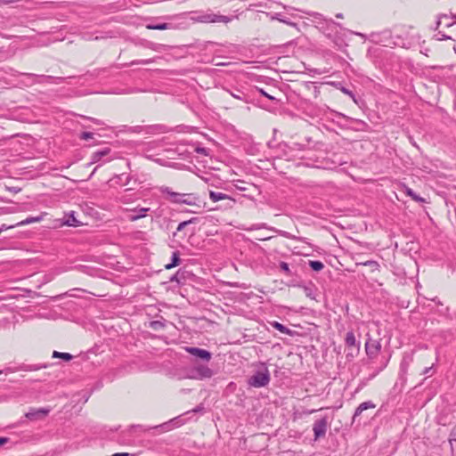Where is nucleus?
Returning <instances> with one entry per match:
<instances>
[{
    "mask_svg": "<svg viewBox=\"0 0 456 456\" xmlns=\"http://www.w3.org/2000/svg\"><path fill=\"white\" fill-rule=\"evenodd\" d=\"M42 220H43V216H29V217H27L26 219L17 223L16 225L23 226V225L30 224L32 223H39Z\"/></svg>",
    "mask_w": 456,
    "mask_h": 456,
    "instance_id": "4be33fe9",
    "label": "nucleus"
},
{
    "mask_svg": "<svg viewBox=\"0 0 456 456\" xmlns=\"http://www.w3.org/2000/svg\"><path fill=\"white\" fill-rule=\"evenodd\" d=\"M357 265H364L371 268L372 272L379 271V264L377 261L374 260H368L365 262H359L356 263Z\"/></svg>",
    "mask_w": 456,
    "mask_h": 456,
    "instance_id": "bb28decb",
    "label": "nucleus"
},
{
    "mask_svg": "<svg viewBox=\"0 0 456 456\" xmlns=\"http://www.w3.org/2000/svg\"><path fill=\"white\" fill-rule=\"evenodd\" d=\"M185 351L194 356L196 359L202 362H208L212 358V354L206 349L193 346L185 347Z\"/></svg>",
    "mask_w": 456,
    "mask_h": 456,
    "instance_id": "1a4fd4ad",
    "label": "nucleus"
},
{
    "mask_svg": "<svg viewBox=\"0 0 456 456\" xmlns=\"http://www.w3.org/2000/svg\"><path fill=\"white\" fill-rule=\"evenodd\" d=\"M181 424L182 423H181V420L179 419V418H174V419H170L169 421H167L165 423H162L160 425H157L154 427L134 425V426H130L126 431H124L122 433L121 436H122L123 442H126V441L129 442L130 439L126 438V437H128V436L130 437L134 434L144 433L151 429L159 430V432H167V431L172 430L175 428L179 427Z\"/></svg>",
    "mask_w": 456,
    "mask_h": 456,
    "instance_id": "f257e3e1",
    "label": "nucleus"
},
{
    "mask_svg": "<svg viewBox=\"0 0 456 456\" xmlns=\"http://www.w3.org/2000/svg\"><path fill=\"white\" fill-rule=\"evenodd\" d=\"M381 349V344L379 340L369 338L365 343V351L370 358L375 357Z\"/></svg>",
    "mask_w": 456,
    "mask_h": 456,
    "instance_id": "f8f14e48",
    "label": "nucleus"
},
{
    "mask_svg": "<svg viewBox=\"0 0 456 456\" xmlns=\"http://www.w3.org/2000/svg\"><path fill=\"white\" fill-rule=\"evenodd\" d=\"M15 226H17V225H16V224H14V225L7 226L6 224H2V225L0 226V233H1L2 232H4V231H6V230H8V229H10V228H13V227H15Z\"/></svg>",
    "mask_w": 456,
    "mask_h": 456,
    "instance_id": "3c124183",
    "label": "nucleus"
},
{
    "mask_svg": "<svg viewBox=\"0 0 456 456\" xmlns=\"http://www.w3.org/2000/svg\"><path fill=\"white\" fill-rule=\"evenodd\" d=\"M444 20H449V16L447 14H440L437 16V20L436 22L435 30H438L439 27L443 25Z\"/></svg>",
    "mask_w": 456,
    "mask_h": 456,
    "instance_id": "c9c22d12",
    "label": "nucleus"
},
{
    "mask_svg": "<svg viewBox=\"0 0 456 456\" xmlns=\"http://www.w3.org/2000/svg\"><path fill=\"white\" fill-rule=\"evenodd\" d=\"M225 92H227L231 96H232L235 99L240 100L246 103H248V95L240 89H235V91H231L230 89H224Z\"/></svg>",
    "mask_w": 456,
    "mask_h": 456,
    "instance_id": "6ab92c4d",
    "label": "nucleus"
},
{
    "mask_svg": "<svg viewBox=\"0 0 456 456\" xmlns=\"http://www.w3.org/2000/svg\"><path fill=\"white\" fill-rule=\"evenodd\" d=\"M195 151L197 153L202 154L204 156H208V154H209L208 149H206L204 147H200V146L196 147Z\"/></svg>",
    "mask_w": 456,
    "mask_h": 456,
    "instance_id": "a19ab883",
    "label": "nucleus"
},
{
    "mask_svg": "<svg viewBox=\"0 0 456 456\" xmlns=\"http://www.w3.org/2000/svg\"><path fill=\"white\" fill-rule=\"evenodd\" d=\"M268 146H269L270 148H273V145H272V143H271V142H268Z\"/></svg>",
    "mask_w": 456,
    "mask_h": 456,
    "instance_id": "0e129e2a",
    "label": "nucleus"
},
{
    "mask_svg": "<svg viewBox=\"0 0 456 456\" xmlns=\"http://www.w3.org/2000/svg\"><path fill=\"white\" fill-rule=\"evenodd\" d=\"M159 191L167 200L173 204H185L189 206L200 207V197L195 193L175 192L167 186H161L159 187Z\"/></svg>",
    "mask_w": 456,
    "mask_h": 456,
    "instance_id": "f03ea898",
    "label": "nucleus"
},
{
    "mask_svg": "<svg viewBox=\"0 0 456 456\" xmlns=\"http://www.w3.org/2000/svg\"><path fill=\"white\" fill-rule=\"evenodd\" d=\"M149 327L154 330H159L164 329L165 322L163 321H151L149 323Z\"/></svg>",
    "mask_w": 456,
    "mask_h": 456,
    "instance_id": "473e14b6",
    "label": "nucleus"
},
{
    "mask_svg": "<svg viewBox=\"0 0 456 456\" xmlns=\"http://www.w3.org/2000/svg\"><path fill=\"white\" fill-rule=\"evenodd\" d=\"M132 131H133V132H135V133H140V132H142V126H134V127L132 128Z\"/></svg>",
    "mask_w": 456,
    "mask_h": 456,
    "instance_id": "5fc2aeb1",
    "label": "nucleus"
},
{
    "mask_svg": "<svg viewBox=\"0 0 456 456\" xmlns=\"http://www.w3.org/2000/svg\"><path fill=\"white\" fill-rule=\"evenodd\" d=\"M454 51L456 52V46L453 47Z\"/></svg>",
    "mask_w": 456,
    "mask_h": 456,
    "instance_id": "774afa93",
    "label": "nucleus"
},
{
    "mask_svg": "<svg viewBox=\"0 0 456 456\" xmlns=\"http://www.w3.org/2000/svg\"><path fill=\"white\" fill-rule=\"evenodd\" d=\"M450 437H456V425L452 428Z\"/></svg>",
    "mask_w": 456,
    "mask_h": 456,
    "instance_id": "6e6d98bb",
    "label": "nucleus"
},
{
    "mask_svg": "<svg viewBox=\"0 0 456 456\" xmlns=\"http://www.w3.org/2000/svg\"><path fill=\"white\" fill-rule=\"evenodd\" d=\"M53 358H61L67 362L70 361L73 358V356L69 353H61V352H57V351H53Z\"/></svg>",
    "mask_w": 456,
    "mask_h": 456,
    "instance_id": "2f4dec72",
    "label": "nucleus"
},
{
    "mask_svg": "<svg viewBox=\"0 0 456 456\" xmlns=\"http://www.w3.org/2000/svg\"><path fill=\"white\" fill-rule=\"evenodd\" d=\"M371 40L387 47H403L408 48L409 42L399 35H394L390 29H385L380 32H373L370 35Z\"/></svg>",
    "mask_w": 456,
    "mask_h": 456,
    "instance_id": "7ed1b4c3",
    "label": "nucleus"
},
{
    "mask_svg": "<svg viewBox=\"0 0 456 456\" xmlns=\"http://www.w3.org/2000/svg\"><path fill=\"white\" fill-rule=\"evenodd\" d=\"M50 411V408H30L29 411L25 414V417L32 421L39 420L45 418Z\"/></svg>",
    "mask_w": 456,
    "mask_h": 456,
    "instance_id": "9b49d317",
    "label": "nucleus"
},
{
    "mask_svg": "<svg viewBox=\"0 0 456 456\" xmlns=\"http://www.w3.org/2000/svg\"><path fill=\"white\" fill-rule=\"evenodd\" d=\"M263 228H267L266 224L262 223V224H253V225L249 228V230H258V229H263Z\"/></svg>",
    "mask_w": 456,
    "mask_h": 456,
    "instance_id": "49530a36",
    "label": "nucleus"
},
{
    "mask_svg": "<svg viewBox=\"0 0 456 456\" xmlns=\"http://www.w3.org/2000/svg\"><path fill=\"white\" fill-rule=\"evenodd\" d=\"M110 152V148H104L102 150L94 152L91 156L90 164H94L101 160L102 158L107 156Z\"/></svg>",
    "mask_w": 456,
    "mask_h": 456,
    "instance_id": "a211bd4d",
    "label": "nucleus"
},
{
    "mask_svg": "<svg viewBox=\"0 0 456 456\" xmlns=\"http://www.w3.org/2000/svg\"><path fill=\"white\" fill-rule=\"evenodd\" d=\"M354 34H355V35H357V36L362 37H364V35H363V34H362V33H358V32H357V33H354Z\"/></svg>",
    "mask_w": 456,
    "mask_h": 456,
    "instance_id": "680f3d73",
    "label": "nucleus"
},
{
    "mask_svg": "<svg viewBox=\"0 0 456 456\" xmlns=\"http://www.w3.org/2000/svg\"><path fill=\"white\" fill-rule=\"evenodd\" d=\"M308 265L315 272H320L324 268L323 263L319 260H310Z\"/></svg>",
    "mask_w": 456,
    "mask_h": 456,
    "instance_id": "c85d7f7f",
    "label": "nucleus"
},
{
    "mask_svg": "<svg viewBox=\"0 0 456 456\" xmlns=\"http://www.w3.org/2000/svg\"><path fill=\"white\" fill-rule=\"evenodd\" d=\"M413 362V354H404L403 359L400 363V370L399 375L401 378H403L407 372L410 365Z\"/></svg>",
    "mask_w": 456,
    "mask_h": 456,
    "instance_id": "2eb2a0df",
    "label": "nucleus"
},
{
    "mask_svg": "<svg viewBox=\"0 0 456 456\" xmlns=\"http://www.w3.org/2000/svg\"><path fill=\"white\" fill-rule=\"evenodd\" d=\"M148 29L152 30H165V29H170L173 28V25L170 23H158V24H148L146 26Z\"/></svg>",
    "mask_w": 456,
    "mask_h": 456,
    "instance_id": "5701e85b",
    "label": "nucleus"
},
{
    "mask_svg": "<svg viewBox=\"0 0 456 456\" xmlns=\"http://www.w3.org/2000/svg\"><path fill=\"white\" fill-rule=\"evenodd\" d=\"M209 198L213 202H217L223 200H230L234 201L229 195L219 191H209Z\"/></svg>",
    "mask_w": 456,
    "mask_h": 456,
    "instance_id": "aec40b11",
    "label": "nucleus"
},
{
    "mask_svg": "<svg viewBox=\"0 0 456 456\" xmlns=\"http://www.w3.org/2000/svg\"><path fill=\"white\" fill-rule=\"evenodd\" d=\"M434 365H435V364H432L430 367H427V368H425V369L423 370V371H422V374H423V375H428V376H431V375H432V373L430 374V372H431V370H433Z\"/></svg>",
    "mask_w": 456,
    "mask_h": 456,
    "instance_id": "09e8293b",
    "label": "nucleus"
},
{
    "mask_svg": "<svg viewBox=\"0 0 456 456\" xmlns=\"http://www.w3.org/2000/svg\"><path fill=\"white\" fill-rule=\"evenodd\" d=\"M191 20L195 22L202 23H228L232 20V18L225 15L216 14L214 12H206L193 16L191 17Z\"/></svg>",
    "mask_w": 456,
    "mask_h": 456,
    "instance_id": "39448f33",
    "label": "nucleus"
},
{
    "mask_svg": "<svg viewBox=\"0 0 456 456\" xmlns=\"http://www.w3.org/2000/svg\"><path fill=\"white\" fill-rule=\"evenodd\" d=\"M449 19H451V18L449 17ZM443 25L445 28H453L456 26V21H451L450 20H444Z\"/></svg>",
    "mask_w": 456,
    "mask_h": 456,
    "instance_id": "c03bdc74",
    "label": "nucleus"
},
{
    "mask_svg": "<svg viewBox=\"0 0 456 456\" xmlns=\"http://www.w3.org/2000/svg\"><path fill=\"white\" fill-rule=\"evenodd\" d=\"M271 380L270 371L265 364L257 369L252 376L248 379V385L251 387H266Z\"/></svg>",
    "mask_w": 456,
    "mask_h": 456,
    "instance_id": "20e7f679",
    "label": "nucleus"
},
{
    "mask_svg": "<svg viewBox=\"0 0 456 456\" xmlns=\"http://www.w3.org/2000/svg\"><path fill=\"white\" fill-rule=\"evenodd\" d=\"M345 344L348 348H354L358 353L360 350V342L356 340L355 335L353 331H348L346 334Z\"/></svg>",
    "mask_w": 456,
    "mask_h": 456,
    "instance_id": "dca6fc26",
    "label": "nucleus"
},
{
    "mask_svg": "<svg viewBox=\"0 0 456 456\" xmlns=\"http://www.w3.org/2000/svg\"><path fill=\"white\" fill-rule=\"evenodd\" d=\"M334 43L336 44L339 50L342 49V47L344 46L343 40L341 39L334 40Z\"/></svg>",
    "mask_w": 456,
    "mask_h": 456,
    "instance_id": "864d4df0",
    "label": "nucleus"
},
{
    "mask_svg": "<svg viewBox=\"0 0 456 456\" xmlns=\"http://www.w3.org/2000/svg\"><path fill=\"white\" fill-rule=\"evenodd\" d=\"M201 410H202L201 406H197L195 409H193V411L198 412V411H200Z\"/></svg>",
    "mask_w": 456,
    "mask_h": 456,
    "instance_id": "bf43d9fd",
    "label": "nucleus"
},
{
    "mask_svg": "<svg viewBox=\"0 0 456 456\" xmlns=\"http://www.w3.org/2000/svg\"><path fill=\"white\" fill-rule=\"evenodd\" d=\"M340 90H341L342 93H344L345 94L348 95L354 102H356L355 94L353 93V91H351L350 89H348V88H346L345 86H341Z\"/></svg>",
    "mask_w": 456,
    "mask_h": 456,
    "instance_id": "e433bc0d",
    "label": "nucleus"
},
{
    "mask_svg": "<svg viewBox=\"0 0 456 456\" xmlns=\"http://www.w3.org/2000/svg\"><path fill=\"white\" fill-rule=\"evenodd\" d=\"M279 266H280V269L287 275V276H291L292 275V272L289 266V265L286 263V262H280L279 264Z\"/></svg>",
    "mask_w": 456,
    "mask_h": 456,
    "instance_id": "f704fd0d",
    "label": "nucleus"
},
{
    "mask_svg": "<svg viewBox=\"0 0 456 456\" xmlns=\"http://www.w3.org/2000/svg\"><path fill=\"white\" fill-rule=\"evenodd\" d=\"M110 456H137V453L135 452H114Z\"/></svg>",
    "mask_w": 456,
    "mask_h": 456,
    "instance_id": "37998d69",
    "label": "nucleus"
},
{
    "mask_svg": "<svg viewBox=\"0 0 456 456\" xmlns=\"http://www.w3.org/2000/svg\"><path fill=\"white\" fill-rule=\"evenodd\" d=\"M329 22H330L331 24L336 25V26H338L339 28H342L340 23H337V22L333 21L331 19L329 20Z\"/></svg>",
    "mask_w": 456,
    "mask_h": 456,
    "instance_id": "4d7b16f0",
    "label": "nucleus"
},
{
    "mask_svg": "<svg viewBox=\"0 0 456 456\" xmlns=\"http://www.w3.org/2000/svg\"><path fill=\"white\" fill-rule=\"evenodd\" d=\"M437 33L434 36V37L438 40V41H441V40H452V37L451 36H448L446 35L444 32L441 31V30H436Z\"/></svg>",
    "mask_w": 456,
    "mask_h": 456,
    "instance_id": "72a5a7b5",
    "label": "nucleus"
},
{
    "mask_svg": "<svg viewBox=\"0 0 456 456\" xmlns=\"http://www.w3.org/2000/svg\"><path fill=\"white\" fill-rule=\"evenodd\" d=\"M198 221H199L198 217H192L189 220L181 222L178 224L176 231L174 232L173 236H175L177 234V232H182L187 225L191 224H197Z\"/></svg>",
    "mask_w": 456,
    "mask_h": 456,
    "instance_id": "412c9836",
    "label": "nucleus"
},
{
    "mask_svg": "<svg viewBox=\"0 0 456 456\" xmlns=\"http://www.w3.org/2000/svg\"><path fill=\"white\" fill-rule=\"evenodd\" d=\"M274 232H276L279 235L284 237V238H287V239H290V240H298V241H305V238H303V237H297V236H295V235H292L290 234L289 232H286V231H281V230H276V229H273Z\"/></svg>",
    "mask_w": 456,
    "mask_h": 456,
    "instance_id": "393cba45",
    "label": "nucleus"
},
{
    "mask_svg": "<svg viewBox=\"0 0 456 456\" xmlns=\"http://www.w3.org/2000/svg\"><path fill=\"white\" fill-rule=\"evenodd\" d=\"M96 169H97V167L94 168V171H93V173L91 174V176L95 173Z\"/></svg>",
    "mask_w": 456,
    "mask_h": 456,
    "instance_id": "e2e57ef3",
    "label": "nucleus"
},
{
    "mask_svg": "<svg viewBox=\"0 0 456 456\" xmlns=\"http://www.w3.org/2000/svg\"><path fill=\"white\" fill-rule=\"evenodd\" d=\"M92 120H93L95 124H97V125H103V122H102V120H100V119L98 120V119H95V118H92Z\"/></svg>",
    "mask_w": 456,
    "mask_h": 456,
    "instance_id": "13d9d810",
    "label": "nucleus"
},
{
    "mask_svg": "<svg viewBox=\"0 0 456 456\" xmlns=\"http://www.w3.org/2000/svg\"><path fill=\"white\" fill-rule=\"evenodd\" d=\"M183 274V272H181L180 270L171 278V281H176L180 282V276Z\"/></svg>",
    "mask_w": 456,
    "mask_h": 456,
    "instance_id": "de8ad7c7",
    "label": "nucleus"
},
{
    "mask_svg": "<svg viewBox=\"0 0 456 456\" xmlns=\"http://www.w3.org/2000/svg\"><path fill=\"white\" fill-rule=\"evenodd\" d=\"M79 224H80V222L77 221V218L75 217L74 212H72L69 215H68L66 216V220L64 222V224H66L68 226H73V227L78 226Z\"/></svg>",
    "mask_w": 456,
    "mask_h": 456,
    "instance_id": "a878e982",
    "label": "nucleus"
},
{
    "mask_svg": "<svg viewBox=\"0 0 456 456\" xmlns=\"http://www.w3.org/2000/svg\"><path fill=\"white\" fill-rule=\"evenodd\" d=\"M42 368H46V365L44 364V365H38V364H21L18 367H15V368H12V367H7L5 368L4 370H3L4 373V374H8V373H12V372H15V371H19V370H24V371H34V370H38Z\"/></svg>",
    "mask_w": 456,
    "mask_h": 456,
    "instance_id": "ddd939ff",
    "label": "nucleus"
},
{
    "mask_svg": "<svg viewBox=\"0 0 456 456\" xmlns=\"http://www.w3.org/2000/svg\"><path fill=\"white\" fill-rule=\"evenodd\" d=\"M257 90H258V92L261 94V95H263V96H265V97L268 98V99H269V100H271V101H276V98H275V97H273V96L270 95L269 94H267L264 89H262V88H258Z\"/></svg>",
    "mask_w": 456,
    "mask_h": 456,
    "instance_id": "79ce46f5",
    "label": "nucleus"
},
{
    "mask_svg": "<svg viewBox=\"0 0 456 456\" xmlns=\"http://www.w3.org/2000/svg\"><path fill=\"white\" fill-rule=\"evenodd\" d=\"M156 58L151 59H145V60H134L132 61L129 63L124 64V66H133V65H139V64H150L155 61Z\"/></svg>",
    "mask_w": 456,
    "mask_h": 456,
    "instance_id": "7c9ffc66",
    "label": "nucleus"
},
{
    "mask_svg": "<svg viewBox=\"0 0 456 456\" xmlns=\"http://www.w3.org/2000/svg\"><path fill=\"white\" fill-rule=\"evenodd\" d=\"M93 137H94V134L91 132H83L80 134V139H84V140L92 139Z\"/></svg>",
    "mask_w": 456,
    "mask_h": 456,
    "instance_id": "a18cd8bd",
    "label": "nucleus"
},
{
    "mask_svg": "<svg viewBox=\"0 0 456 456\" xmlns=\"http://www.w3.org/2000/svg\"><path fill=\"white\" fill-rule=\"evenodd\" d=\"M277 149L282 151V155L279 154L278 157H288L289 152L294 151L306 150V145L300 142H292L290 145L285 142H280L277 145Z\"/></svg>",
    "mask_w": 456,
    "mask_h": 456,
    "instance_id": "6e6552de",
    "label": "nucleus"
},
{
    "mask_svg": "<svg viewBox=\"0 0 456 456\" xmlns=\"http://www.w3.org/2000/svg\"><path fill=\"white\" fill-rule=\"evenodd\" d=\"M276 19L278 20H280L281 22H283V23L288 24V25H291V26H295L296 25L295 23L291 22L289 18H287L286 16H284L282 14H280V13L277 14Z\"/></svg>",
    "mask_w": 456,
    "mask_h": 456,
    "instance_id": "4c0bfd02",
    "label": "nucleus"
},
{
    "mask_svg": "<svg viewBox=\"0 0 456 456\" xmlns=\"http://www.w3.org/2000/svg\"><path fill=\"white\" fill-rule=\"evenodd\" d=\"M181 262L180 254L178 251H175L172 254L171 262L166 265V269H171L177 266Z\"/></svg>",
    "mask_w": 456,
    "mask_h": 456,
    "instance_id": "b1692460",
    "label": "nucleus"
},
{
    "mask_svg": "<svg viewBox=\"0 0 456 456\" xmlns=\"http://www.w3.org/2000/svg\"><path fill=\"white\" fill-rule=\"evenodd\" d=\"M191 372V378L200 380L210 379L214 376V370L204 364H195Z\"/></svg>",
    "mask_w": 456,
    "mask_h": 456,
    "instance_id": "423d86ee",
    "label": "nucleus"
},
{
    "mask_svg": "<svg viewBox=\"0 0 456 456\" xmlns=\"http://www.w3.org/2000/svg\"><path fill=\"white\" fill-rule=\"evenodd\" d=\"M328 430V418L323 417L320 419H317L313 424V431L314 436V440H319L325 436Z\"/></svg>",
    "mask_w": 456,
    "mask_h": 456,
    "instance_id": "0eeeda50",
    "label": "nucleus"
},
{
    "mask_svg": "<svg viewBox=\"0 0 456 456\" xmlns=\"http://www.w3.org/2000/svg\"><path fill=\"white\" fill-rule=\"evenodd\" d=\"M130 213L127 216V219L131 222H134L139 220L140 218L145 217L147 213L150 211L149 208H134L132 209H127Z\"/></svg>",
    "mask_w": 456,
    "mask_h": 456,
    "instance_id": "4468645a",
    "label": "nucleus"
},
{
    "mask_svg": "<svg viewBox=\"0 0 456 456\" xmlns=\"http://www.w3.org/2000/svg\"><path fill=\"white\" fill-rule=\"evenodd\" d=\"M10 443V439L7 437H0V447L4 446Z\"/></svg>",
    "mask_w": 456,
    "mask_h": 456,
    "instance_id": "8fccbe9b",
    "label": "nucleus"
},
{
    "mask_svg": "<svg viewBox=\"0 0 456 456\" xmlns=\"http://www.w3.org/2000/svg\"><path fill=\"white\" fill-rule=\"evenodd\" d=\"M25 77L33 78L34 83H59L64 81V78L61 77H53V76H47V75H36L33 73H23L22 74Z\"/></svg>",
    "mask_w": 456,
    "mask_h": 456,
    "instance_id": "9d476101",
    "label": "nucleus"
},
{
    "mask_svg": "<svg viewBox=\"0 0 456 456\" xmlns=\"http://www.w3.org/2000/svg\"><path fill=\"white\" fill-rule=\"evenodd\" d=\"M272 326L283 334H286V335L291 334V331L289 328H287L285 325H283L278 322H273L272 323Z\"/></svg>",
    "mask_w": 456,
    "mask_h": 456,
    "instance_id": "cd10ccee",
    "label": "nucleus"
},
{
    "mask_svg": "<svg viewBox=\"0 0 456 456\" xmlns=\"http://www.w3.org/2000/svg\"><path fill=\"white\" fill-rule=\"evenodd\" d=\"M4 373L3 370H0V374Z\"/></svg>",
    "mask_w": 456,
    "mask_h": 456,
    "instance_id": "69168bd1",
    "label": "nucleus"
},
{
    "mask_svg": "<svg viewBox=\"0 0 456 456\" xmlns=\"http://www.w3.org/2000/svg\"><path fill=\"white\" fill-rule=\"evenodd\" d=\"M124 176H125V182L123 183V184L126 185V184H128V183L130 181L129 175H126L125 174H121L119 175H117V179L120 180V183H122Z\"/></svg>",
    "mask_w": 456,
    "mask_h": 456,
    "instance_id": "ea45409f",
    "label": "nucleus"
},
{
    "mask_svg": "<svg viewBox=\"0 0 456 456\" xmlns=\"http://www.w3.org/2000/svg\"><path fill=\"white\" fill-rule=\"evenodd\" d=\"M452 18V19H453V18H454V19H456V15H453Z\"/></svg>",
    "mask_w": 456,
    "mask_h": 456,
    "instance_id": "338daca9",
    "label": "nucleus"
},
{
    "mask_svg": "<svg viewBox=\"0 0 456 456\" xmlns=\"http://www.w3.org/2000/svg\"><path fill=\"white\" fill-rule=\"evenodd\" d=\"M449 442L451 444L452 454L456 456V437H450Z\"/></svg>",
    "mask_w": 456,
    "mask_h": 456,
    "instance_id": "58836bf2",
    "label": "nucleus"
},
{
    "mask_svg": "<svg viewBox=\"0 0 456 456\" xmlns=\"http://www.w3.org/2000/svg\"><path fill=\"white\" fill-rule=\"evenodd\" d=\"M406 194L410 196L416 202H425V200L419 196L412 189L406 188Z\"/></svg>",
    "mask_w": 456,
    "mask_h": 456,
    "instance_id": "c756f323",
    "label": "nucleus"
},
{
    "mask_svg": "<svg viewBox=\"0 0 456 456\" xmlns=\"http://www.w3.org/2000/svg\"><path fill=\"white\" fill-rule=\"evenodd\" d=\"M336 17L338 18V19H342L343 18V14L341 12H338L336 14Z\"/></svg>",
    "mask_w": 456,
    "mask_h": 456,
    "instance_id": "052dcab7",
    "label": "nucleus"
},
{
    "mask_svg": "<svg viewBox=\"0 0 456 456\" xmlns=\"http://www.w3.org/2000/svg\"><path fill=\"white\" fill-rule=\"evenodd\" d=\"M145 47L147 48H150L151 50H156V44L152 43V42H147L145 45H144Z\"/></svg>",
    "mask_w": 456,
    "mask_h": 456,
    "instance_id": "603ef678",
    "label": "nucleus"
},
{
    "mask_svg": "<svg viewBox=\"0 0 456 456\" xmlns=\"http://www.w3.org/2000/svg\"><path fill=\"white\" fill-rule=\"evenodd\" d=\"M376 405L371 401H366L360 403L354 411L353 416V422L356 421L357 418L362 414L363 411H366L368 409H374Z\"/></svg>",
    "mask_w": 456,
    "mask_h": 456,
    "instance_id": "f3484780",
    "label": "nucleus"
}]
</instances>
